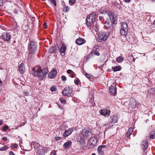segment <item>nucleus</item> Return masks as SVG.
<instances>
[{
  "label": "nucleus",
  "mask_w": 155,
  "mask_h": 155,
  "mask_svg": "<svg viewBox=\"0 0 155 155\" xmlns=\"http://www.w3.org/2000/svg\"><path fill=\"white\" fill-rule=\"evenodd\" d=\"M48 72L47 68H45L42 70L40 67L37 66L35 67L32 71V74L35 76H38L40 78L43 79Z\"/></svg>",
  "instance_id": "obj_1"
},
{
  "label": "nucleus",
  "mask_w": 155,
  "mask_h": 155,
  "mask_svg": "<svg viewBox=\"0 0 155 155\" xmlns=\"http://www.w3.org/2000/svg\"><path fill=\"white\" fill-rule=\"evenodd\" d=\"M99 11L101 14L104 13L107 14L110 18L111 21L113 22L114 24H116L117 16L116 15L109 10H106L104 8H101L99 10Z\"/></svg>",
  "instance_id": "obj_2"
},
{
  "label": "nucleus",
  "mask_w": 155,
  "mask_h": 155,
  "mask_svg": "<svg viewBox=\"0 0 155 155\" xmlns=\"http://www.w3.org/2000/svg\"><path fill=\"white\" fill-rule=\"evenodd\" d=\"M96 15V13L94 12L87 17L86 24L88 26L90 27L92 25L95 20Z\"/></svg>",
  "instance_id": "obj_3"
},
{
  "label": "nucleus",
  "mask_w": 155,
  "mask_h": 155,
  "mask_svg": "<svg viewBox=\"0 0 155 155\" xmlns=\"http://www.w3.org/2000/svg\"><path fill=\"white\" fill-rule=\"evenodd\" d=\"M110 35L109 32H101L98 33L97 37V40L99 42L106 41Z\"/></svg>",
  "instance_id": "obj_4"
},
{
  "label": "nucleus",
  "mask_w": 155,
  "mask_h": 155,
  "mask_svg": "<svg viewBox=\"0 0 155 155\" xmlns=\"http://www.w3.org/2000/svg\"><path fill=\"white\" fill-rule=\"evenodd\" d=\"M37 45L36 43L34 41L30 42L28 47L29 54L28 57L30 56L31 54H34L36 50Z\"/></svg>",
  "instance_id": "obj_5"
},
{
  "label": "nucleus",
  "mask_w": 155,
  "mask_h": 155,
  "mask_svg": "<svg viewBox=\"0 0 155 155\" xmlns=\"http://www.w3.org/2000/svg\"><path fill=\"white\" fill-rule=\"evenodd\" d=\"M121 29L120 33L121 35H126L128 32V26L126 22H121Z\"/></svg>",
  "instance_id": "obj_6"
},
{
  "label": "nucleus",
  "mask_w": 155,
  "mask_h": 155,
  "mask_svg": "<svg viewBox=\"0 0 155 155\" xmlns=\"http://www.w3.org/2000/svg\"><path fill=\"white\" fill-rule=\"evenodd\" d=\"M72 93V89L71 87H65L62 92L63 95L68 97L71 96Z\"/></svg>",
  "instance_id": "obj_7"
},
{
  "label": "nucleus",
  "mask_w": 155,
  "mask_h": 155,
  "mask_svg": "<svg viewBox=\"0 0 155 155\" xmlns=\"http://www.w3.org/2000/svg\"><path fill=\"white\" fill-rule=\"evenodd\" d=\"M97 139L94 137H91L89 139L88 143V146L90 148H92L94 147L97 143Z\"/></svg>",
  "instance_id": "obj_8"
},
{
  "label": "nucleus",
  "mask_w": 155,
  "mask_h": 155,
  "mask_svg": "<svg viewBox=\"0 0 155 155\" xmlns=\"http://www.w3.org/2000/svg\"><path fill=\"white\" fill-rule=\"evenodd\" d=\"M116 84L113 83L109 88L110 92L112 95H115L116 94Z\"/></svg>",
  "instance_id": "obj_9"
},
{
  "label": "nucleus",
  "mask_w": 155,
  "mask_h": 155,
  "mask_svg": "<svg viewBox=\"0 0 155 155\" xmlns=\"http://www.w3.org/2000/svg\"><path fill=\"white\" fill-rule=\"evenodd\" d=\"M1 37L2 39L6 41H9L11 38L10 34L6 32L3 33Z\"/></svg>",
  "instance_id": "obj_10"
},
{
  "label": "nucleus",
  "mask_w": 155,
  "mask_h": 155,
  "mask_svg": "<svg viewBox=\"0 0 155 155\" xmlns=\"http://www.w3.org/2000/svg\"><path fill=\"white\" fill-rule=\"evenodd\" d=\"M81 134L84 137L90 136L91 134V130L89 129H84L82 130Z\"/></svg>",
  "instance_id": "obj_11"
},
{
  "label": "nucleus",
  "mask_w": 155,
  "mask_h": 155,
  "mask_svg": "<svg viewBox=\"0 0 155 155\" xmlns=\"http://www.w3.org/2000/svg\"><path fill=\"white\" fill-rule=\"evenodd\" d=\"M74 129V128H70L65 130L63 134V136L66 137L70 135Z\"/></svg>",
  "instance_id": "obj_12"
},
{
  "label": "nucleus",
  "mask_w": 155,
  "mask_h": 155,
  "mask_svg": "<svg viewBox=\"0 0 155 155\" xmlns=\"http://www.w3.org/2000/svg\"><path fill=\"white\" fill-rule=\"evenodd\" d=\"M100 114L104 116L106 115H109L110 114V110L106 109H104L99 111Z\"/></svg>",
  "instance_id": "obj_13"
},
{
  "label": "nucleus",
  "mask_w": 155,
  "mask_h": 155,
  "mask_svg": "<svg viewBox=\"0 0 155 155\" xmlns=\"http://www.w3.org/2000/svg\"><path fill=\"white\" fill-rule=\"evenodd\" d=\"M38 148L37 149V153L39 154L42 155H44L46 152L45 149L41 147H37Z\"/></svg>",
  "instance_id": "obj_14"
},
{
  "label": "nucleus",
  "mask_w": 155,
  "mask_h": 155,
  "mask_svg": "<svg viewBox=\"0 0 155 155\" xmlns=\"http://www.w3.org/2000/svg\"><path fill=\"white\" fill-rule=\"evenodd\" d=\"M136 101L133 99H131L130 100V104L129 105V108L131 109H134L136 107Z\"/></svg>",
  "instance_id": "obj_15"
},
{
  "label": "nucleus",
  "mask_w": 155,
  "mask_h": 155,
  "mask_svg": "<svg viewBox=\"0 0 155 155\" xmlns=\"http://www.w3.org/2000/svg\"><path fill=\"white\" fill-rule=\"evenodd\" d=\"M66 49V46L65 45L63 44L61 47L60 50V52L61 53V54L62 56H64L65 55V52Z\"/></svg>",
  "instance_id": "obj_16"
},
{
  "label": "nucleus",
  "mask_w": 155,
  "mask_h": 155,
  "mask_svg": "<svg viewBox=\"0 0 155 155\" xmlns=\"http://www.w3.org/2000/svg\"><path fill=\"white\" fill-rule=\"evenodd\" d=\"M57 71L55 70H53L51 71L49 74L48 76L50 78H53L56 76Z\"/></svg>",
  "instance_id": "obj_17"
},
{
  "label": "nucleus",
  "mask_w": 155,
  "mask_h": 155,
  "mask_svg": "<svg viewBox=\"0 0 155 155\" xmlns=\"http://www.w3.org/2000/svg\"><path fill=\"white\" fill-rule=\"evenodd\" d=\"M105 145H101L99 146L97 149L98 152L99 153V155H103L104 154V151L102 150V148L105 147Z\"/></svg>",
  "instance_id": "obj_18"
},
{
  "label": "nucleus",
  "mask_w": 155,
  "mask_h": 155,
  "mask_svg": "<svg viewBox=\"0 0 155 155\" xmlns=\"http://www.w3.org/2000/svg\"><path fill=\"white\" fill-rule=\"evenodd\" d=\"M85 42V40L81 38L77 39L76 41V44L78 45H81L84 43Z\"/></svg>",
  "instance_id": "obj_19"
},
{
  "label": "nucleus",
  "mask_w": 155,
  "mask_h": 155,
  "mask_svg": "<svg viewBox=\"0 0 155 155\" xmlns=\"http://www.w3.org/2000/svg\"><path fill=\"white\" fill-rule=\"evenodd\" d=\"M148 147V144L146 141H143L141 142V147L143 150L147 149Z\"/></svg>",
  "instance_id": "obj_20"
},
{
  "label": "nucleus",
  "mask_w": 155,
  "mask_h": 155,
  "mask_svg": "<svg viewBox=\"0 0 155 155\" xmlns=\"http://www.w3.org/2000/svg\"><path fill=\"white\" fill-rule=\"evenodd\" d=\"M72 142L71 141H68L65 143L63 145V147L64 148L67 149L71 146Z\"/></svg>",
  "instance_id": "obj_21"
},
{
  "label": "nucleus",
  "mask_w": 155,
  "mask_h": 155,
  "mask_svg": "<svg viewBox=\"0 0 155 155\" xmlns=\"http://www.w3.org/2000/svg\"><path fill=\"white\" fill-rule=\"evenodd\" d=\"M19 68L20 71L22 73H23L25 71V68L24 67V64L23 63H21L19 66Z\"/></svg>",
  "instance_id": "obj_22"
},
{
  "label": "nucleus",
  "mask_w": 155,
  "mask_h": 155,
  "mask_svg": "<svg viewBox=\"0 0 155 155\" xmlns=\"http://www.w3.org/2000/svg\"><path fill=\"white\" fill-rule=\"evenodd\" d=\"M133 131V129L132 128H129L127 131V132L126 134V136L127 137H129L132 134Z\"/></svg>",
  "instance_id": "obj_23"
},
{
  "label": "nucleus",
  "mask_w": 155,
  "mask_h": 155,
  "mask_svg": "<svg viewBox=\"0 0 155 155\" xmlns=\"http://www.w3.org/2000/svg\"><path fill=\"white\" fill-rule=\"evenodd\" d=\"M112 120L110 121L111 123H115L117 122V117L116 116H113L111 117Z\"/></svg>",
  "instance_id": "obj_24"
},
{
  "label": "nucleus",
  "mask_w": 155,
  "mask_h": 155,
  "mask_svg": "<svg viewBox=\"0 0 155 155\" xmlns=\"http://www.w3.org/2000/svg\"><path fill=\"white\" fill-rule=\"evenodd\" d=\"M111 22H113L112 21H111L110 22V23L109 22H106L105 23H104V27H105L106 28H110L111 25Z\"/></svg>",
  "instance_id": "obj_25"
},
{
  "label": "nucleus",
  "mask_w": 155,
  "mask_h": 155,
  "mask_svg": "<svg viewBox=\"0 0 155 155\" xmlns=\"http://www.w3.org/2000/svg\"><path fill=\"white\" fill-rule=\"evenodd\" d=\"M56 50V47L55 46L52 47L49 50V52L50 53H53Z\"/></svg>",
  "instance_id": "obj_26"
},
{
  "label": "nucleus",
  "mask_w": 155,
  "mask_h": 155,
  "mask_svg": "<svg viewBox=\"0 0 155 155\" xmlns=\"http://www.w3.org/2000/svg\"><path fill=\"white\" fill-rule=\"evenodd\" d=\"M27 88H28L27 91H25L24 92L25 95L26 96H28V95L29 92L28 91H30V87L29 86H27Z\"/></svg>",
  "instance_id": "obj_27"
},
{
  "label": "nucleus",
  "mask_w": 155,
  "mask_h": 155,
  "mask_svg": "<svg viewBox=\"0 0 155 155\" xmlns=\"http://www.w3.org/2000/svg\"><path fill=\"white\" fill-rule=\"evenodd\" d=\"M150 139H154L155 138V132H151L150 133Z\"/></svg>",
  "instance_id": "obj_28"
},
{
  "label": "nucleus",
  "mask_w": 155,
  "mask_h": 155,
  "mask_svg": "<svg viewBox=\"0 0 155 155\" xmlns=\"http://www.w3.org/2000/svg\"><path fill=\"white\" fill-rule=\"evenodd\" d=\"M124 60V58L121 57H118L116 59V61L117 62H122Z\"/></svg>",
  "instance_id": "obj_29"
},
{
  "label": "nucleus",
  "mask_w": 155,
  "mask_h": 155,
  "mask_svg": "<svg viewBox=\"0 0 155 155\" xmlns=\"http://www.w3.org/2000/svg\"><path fill=\"white\" fill-rule=\"evenodd\" d=\"M113 71H117L120 70V67L118 66H116L114 67H113Z\"/></svg>",
  "instance_id": "obj_30"
},
{
  "label": "nucleus",
  "mask_w": 155,
  "mask_h": 155,
  "mask_svg": "<svg viewBox=\"0 0 155 155\" xmlns=\"http://www.w3.org/2000/svg\"><path fill=\"white\" fill-rule=\"evenodd\" d=\"M8 148V147L7 146H5L3 147H0V151H5Z\"/></svg>",
  "instance_id": "obj_31"
},
{
  "label": "nucleus",
  "mask_w": 155,
  "mask_h": 155,
  "mask_svg": "<svg viewBox=\"0 0 155 155\" xmlns=\"http://www.w3.org/2000/svg\"><path fill=\"white\" fill-rule=\"evenodd\" d=\"M155 89L154 88H151L149 90L148 92L150 94H153L154 92Z\"/></svg>",
  "instance_id": "obj_32"
},
{
  "label": "nucleus",
  "mask_w": 155,
  "mask_h": 155,
  "mask_svg": "<svg viewBox=\"0 0 155 155\" xmlns=\"http://www.w3.org/2000/svg\"><path fill=\"white\" fill-rule=\"evenodd\" d=\"M76 0H69V3L71 5H73L76 2Z\"/></svg>",
  "instance_id": "obj_33"
},
{
  "label": "nucleus",
  "mask_w": 155,
  "mask_h": 155,
  "mask_svg": "<svg viewBox=\"0 0 155 155\" xmlns=\"http://www.w3.org/2000/svg\"><path fill=\"white\" fill-rule=\"evenodd\" d=\"M33 143H34V147L35 149H37V147L40 146L39 144L37 143L33 142Z\"/></svg>",
  "instance_id": "obj_34"
},
{
  "label": "nucleus",
  "mask_w": 155,
  "mask_h": 155,
  "mask_svg": "<svg viewBox=\"0 0 155 155\" xmlns=\"http://www.w3.org/2000/svg\"><path fill=\"white\" fill-rule=\"evenodd\" d=\"M113 5H114V6H115L116 7H117V8H119L120 7V5L119 3H118L117 2H115L114 3H113Z\"/></svg>",
  "instance_id": "obj_35"
},
{
  "label": "nucleus",
  "mask_w": 155,
  "mask_h": 155,
  "mask_svg": "<svg viewBox=\"0 0 155 155\" xmlns=\"http://www.w3.org/2000/svg\"><path fill=\"white\" fill-rule=\"evenodd\" d=\"M59 100L61 101V102L63 104H65L66 103L65 100L63 98H60Z\"/></svg>",
  "instance_id": "obj_36"
},
{
  "label": "nucleus",
  "mask_w": 155,
  "mask_h": 155,
  "mask_svg": "<svg viewBox=\"0 0 155 155\" xmlns=\"http://www.w3.org/2000/svg\"><path fill=\"white\" fill-rule=\"evenodd\" d=\"M83 73L87 78H90V75L87 74L85 71H84V72Z\"/></svg>",
  "instance_id": "obj_37"
},
{
  "label": "nucleus",
  "mask_w": 155,
  "mask_h": 155,
  "mask_svg": "<svg viewBox=\"0 0 155 155\" xmlns=\"http://www.w3.org/2000/svg\"><path fill=\"white\" fill-rule=\"evenodd\" d=\"M99 18L100 20L101 21L102 23H103L104 21V19L103 18V17L102 16H99Z\"/></svg>",
  "instance_id": "obj_38"
},
{
  "label": "nucleus",
  "mask_w": 155,
  "mask_h": 155,
  "mask_svg": "<svg viewBox=\"0 0 155 155\" xmlns=\"http://www.w3.org/2000/svg\"><path fill=\"white\" fill-rule=\"evenodd\" d=\"M51 2L55 6H56L57 5L56 2L55 0H51Z\"/></svg>",
  "instance_id": "obj_39"
},
{
  "label": "nucleus",
  "mask_w": 155,
  "mask_h": 155,
  "mask_svg": "<svg viewBox=\"0 0 155 155\" xmlns=\"http://www.w3.org/2000/svg\"><path fill=\"white\" fill-rule=\"evenodd\" d=\"M61 79L63 81H66L67 80L66 77L64 75H62L61 76Z\"/></svg>",
  "instance_id": "obj_40"
},
{
  "label": "nucleus",
  "mask_w": 155,
  "mask_h": 155,
  "mask_svg": "<svg viewBox=\"0 0 155 155\" xmlns=\"http://www.w3.org/2000/svg\"><path fill=\"white\" fill-rule=\"evenodd\" d=\"M79 80L78 79H77L74 80V82L76 84L78 85L79 84Z\"/></svg>",
  "instance_id": "obj_41"
},
{
  "label": "nucleus",
  "mask_w": 155,
  "mask_h": 155,
  "mask_svg": "<svg viewBox=\"0 0 155 155\" xmlns=\"http://www.w3.org/2000/svg\"><path fill=\"white\" fill-rule=\"evenodd\" d=\"M8 128V126H7L5 125L3 127V130L4 131L6 130Z\"/></svg>",
  "instance_id": "obj_42"
},
{
  "label": "nucleus",
  "mask_w": 155,
  "mask_h": 155,
  "mask_svg": "<svg viewBox=\"0 0 155 155\" xmlns=\"http://www.w3.org/2000/svg\"><path fill=\"white\" fill-rule=\"evenodd\" d=\"M55 139L56 140H61L62 137H56Z\"/></svg>",
  "instance_id": "obj_43"
},
{
  "label": "nucleus",
  "mask_w": 155,
  "mask_h": 155,
  "mask_svg": "<svg viewBox=\"0 0 155 155\" xmlns=\"http://www.w3.org/2000/svg\"><path fill=\"white\" fill-rule=\"evenodd\" d=\"M64 11L65 10V12H67L69 10V8L68 7H65L64 8Z\"/></svg>",
  "instance_id": "obj_44"
},
{
  "label": "nucleus",
  "mask_w": 155,
  "mask_h": 155,
  "mask_svg": "<svg viewBox=\"0 0 155 155\" xmlns=\"http://www.w3.org/2000/svg\"><path fill=\"white\" fill-rule=\"evenodd\" d=\"M72 72L74 73L70 69L68 70L67 71V73L68 74H71Z\"/></svg>",
  "instance_id": "obj_45"
},
{
  "label": "nucleus",
  "mask_w": 155,
  "mask_h": 155,
  "mask_svg": "<svg viewBox=\"0 0 155 155\" xmlns=\"http://www.w3.org/2000/svg\"><path fill=\"white\" fill-rule=\"evenodd\" d=\"M56 88L54 87H52L51 88V91H55Z\"/></svg>",
  "instance_id": "obj_46"
},
{
  "label": "nucleus",
  "mask_w": 155,
  "mask_h": 155,
  "mask_svg": "<svg viewBox=\"0 0 155 155\" xmlns=\"http://www.w3.org/2000/svg\"><path fill=\"white\" fill-rule=\"evenodd\" d=\"M43 27L45 28H47V26L46 25V23L45 22L43 24Z\"/></svg>",
  "instance_id": "obj_47"
},
{
  "label": "nucleus",
  "mask_w": 155,
  "mask_h": 155,
  "mask_svg": "<svg viewBox=\"0 0 155 155\" xmlns=\"http://www.w3.org/2000/svg\"><path fill=\"white\" fill-rule=\"evenodd\" d=\"M70 76L71 78H73L75 77V75L74 74H70Z\"/></svg>",
  "instance_id": "obj_48"
},
{
  "label": "nucleus",
  "mask_w": 155,
  "mask_h": 155,
  "mask_svg": "<svg viewBox=\"0 0 155 155\" xmlns=\"http://www.w3.org/2000/svg\"><path fill=\"white\" fill-rule=\"evenodd\" d=\"M94 54L96 55H98V56L100 54V53L98 52H97V51L95 52V53H94Z\"/></svg>",
  "instance_id": "obj_49"
},
{
  "label": "nucleus",
  "mask_w": 155,
  "mask_h": 155,
  "mask_svg": "<svg viewBox=\"0 0 155 155\" xmlns=\"http://www.w3.org/2000/svg\"><path fill=\"white\" fill-rule=\"evenodd\" d=\"M9 155H15L12 151H10L9 152Z\"/></svg>",
  "instance_id": "obj_50"
},
{
  "label": "nucleus",
  "mask_w": 155,
  "mask_h": 155,
  "mask_svg": "<svg viewBox=\"0 0 155 155\" xmlns=\"http://www.w3.org/2000/svg\"><path fill=\"white\" fill-rule=\"evenodd\" d=\"M55 153L54 151H52L51 152L50 155H55Z\"/></svg>",
  "instance_id": "obj_51"
},
{
  "label": "nucleus",
  "mask_w": 155,
  "mask_h": 155,
  "mask_svg": "<svg viewBox=\"0 0 155 155\" xmlns=\"http://www.w3.org/2000/svg\"><path fill=\"white\" fill-rule=\"evenodd\" d=\"M124 1L126 3L129 2L131 0H124Z\"/></svg>",
  "instance_id": "obj_52"
},
{
  "label": "nucleus",
  "mask_w": 155,
  "mask_h": 155,
  "mask_svg": "<svg viewBox=\"0 0 155 155\" xmlns=\"http://www.w3.org/2000/svg\"><path fill=\"white\" fill-rule=\"evenodd\" d=\"M2 139L4 140H7V138L6 137H3L2 138Z\"/></svg>",
  "instance_id": "obj_53"
},
{
  "label": "nucleus",
  "mask_w": 155,
  "mask_h": 155,
  "mask_svg": "<svg viewBox=\"0 0 155 155\" xmlns=\"http://www.w3.org/2000/svg\"><path fill=\"white\" fill-rule=\"evenodd\" d=\"M3 3V1L0 0V6L2 5Z\"/></svg>",
  "instance_id": "obj_54"
},
{
  "label": "nucleus",
  "mask_w": 155,
  "mask_h": 155,
  "mask_svg": "<svg viewBox=\"0 0 155 155\" xmlns=\"http://www.w3.org/2000/svg\"><path fill=\"white\" fill-rule=\"evenodd\" d=\"M18 147V145L16 144H15L14 145V147L15 148H17Z\"/></svg>",
  "instance_id": "obj_55"
},
{
  "label": "nucleus",
  "mask_w": 155,
  "mask_h": 155,
  "mask_svg": "<svg viewBox=\"0 0 155 155\" xmlns=\"http://www.w3.org/2000/svg\"><path fill=\"white\" fill-rule=\"evenodd\" d=\"M2 82L1 80V78H0V86L2 85Z\"/></svg>",
  "instance_id": "obj_56"
},
{
  "label": "nucleus",
  "mask_w": 155,
  "mask_h": 155,
  "mask_svg": "<svg viewBox=\"0 0 155 155\" xmlns=\"http://www.w3.org/2000/svg\"><path fill=\"white\" fill-rule=\"evenodd\" d=\"M3 123V121L1 120H0V125H1Z\"/></svg>",
  "instance_id": "obj_57"
},
{
  "label": "nucleus",
  "mask_w": 155,
  "mask_h": 155,
  "mask_svg": "<svg viewBox=\"0 0 155 155\" xmlns=\"http://www.w3.org/2000/svg\"><path fill=\"white\" fill-rule=\"evenodd\" d=\"M91 155H96L94 153H93Z\"/></svg>",
  "instance_id": "obj_58"
},
{
  "label": "nucleus",
  "mask_w": 155,
  "mask_h": 155,
  "mask_svg": "<svg viewBox=\"0 0 155 155\" xmlns=\"http://www.w3.org/2000/svg\"><path fill=\"white\" fill-rule=\"evenodd\" d=\"M91 101H92V100H93V99H92V98H91Z\"/></svg>",
  "instance_id": "obj_59"
}]
</instances>
